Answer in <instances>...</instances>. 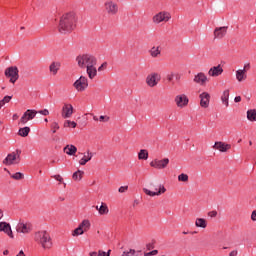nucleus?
Here are the masks:
<instances>
[{"label": "nucleus", "instance_id": "nucleus-1", "mask_svg": "<svg viewBox=\"0 0 256 256\" xmlns=\"http://www.w3.org/2000/svg\"><path fill=\"white\" fill-rule=\"evenodd\" d=\"M77 14L74 12H69L64 14L59 21L58 24V32L61 33V35H67L68 33H71L75 27H77Z\"/></svg>", "mask_w": 256, "mask_h": 256}, {"label": "nucleus", "instance_id": "nucleus-2", "mask_svg": "<svg viewBox=\"0 0 256 256\" xmlns=\"http://www.w3.org/2000/svg\"><path fill=\"white\" fill-rule=\"evenodd\" d=\"M34 241L42 247V249L49 250L53 247V240L51 234L46 230H39L34 233Z\"/></svg>", "mask_w": 256, "mask_h": 256}, {"label": "nucleus", "instance_id": "nucleus-3", "mask_svg": "<svg viewBox=\"0 0 256 256\" xmlns=\"http://www.w3.org/2000/svg\"><path fill=\"white\" fill-rule=\"evenodd\" d=\"M76 63L80 69H87V67L97 65V58L91 54H80L76 57Z\"/></svg>", "mask_w": 256, "mask_h": 256}, {"label": "nucleus", "instance_id": "nucleus-4", "mask_svg": "<svg viewBox=\"0 0 256 256\" xmlns=\"http://www.w3.org/2000/svg\"><path fill=\"white\" fill-rule=\"evenodd\" d=\"M150 187H153L154 191H151L147 188H143V192L145 193V195H148L149 197H159L160 195H163V193L167 191L163 184H159L158 186H156L155 183L150 182Z\"/></svg>", "mask_w": 256, "mask_h": 256}, {"label": "nucleus", "instance_id": "nucleus-5", "mask_svg": "<svg viewBox=\"0 0 256 256\" xmlns=\"http://www.w3.org/2000/svg\"><path fill=\"white\" fill-rule=\"evenodd\" d=\"M20 162H21V150L17 149L16 151L6 156V158L3 160V165H7V166L19 165Z\"/></svg>", "mask_w": 256, "mask_h": 256}, {"label": "nucleus", "instance_id": "nucleus-6", "mask_svg": "<svg viewBox=\"0 0 256 256\" xmlns=\"http://www.w3.org/2000/svg\"><path fill=\"white\" fill-rule=\"evenodd\" d=\"M171 21V13L168 11H160L152 17L154 25H161V23H169Z\"/></svg>", "mask_w": 256, "mask_h": 256}, {"label": "nucleus", "instance_id": "nucleus-7", "mask_svg": "<svg viewBox=\"0 0 256 256\" xmlns=\"http://www.w3.org/2000/svg\"><path fill=\"white\" fill-rule=\"evenodd\" d=\"M145 82L148 87L153 89L154 87H157V85H159L161 82V74L158 72H151L147 75Z\"/></svg>", "mask_w": 256, "mask_h": 256}, {"label": "nucleus", "instance_id": "nucleus-8", "mask_svg": "<svg viewBox=\"0 0 256 256\" xmlns=\"http://www.w3.org/2000/svg\"><path fill=\"white\" fill-rule=\"evenodd\" d=\"M104 9L107 15H110V17H114V15L119 13V5L113 0H107L104 3Z\"/></svg>", "mask_w": 256, "mask_h": 256}, {"label": "nucleus", "instance_id": "nucleus-9", "mask_svg": "<svg viewBox=\"0 0 256 256\" xmlns=\"http://www.w3.org/2000/svg\"><path fill=\"white\" fill-rule=\"evenodd\" d=\"M5 77H7L8 79H10V83H17V80L19 79V68H17V66H11L8 67L5 70Z\"/></svg>", "mask_w": 256, "mask_h": 256}, {"label": "nucleus", "instance_id": "nucleus-10", "mask_svg": "<svg viewBox=\"0 0 256 256\" xmlns=\"http://www.w3.org/2000/svg\"><path fill=\"white\" fill-rule=\"evenodd\" d=\"M73 85L76 91H78L79 93H83V91H85V89L89 87V80L87 79V77L81 76L78 80L74 82Z\"/></svg>", "mask_w": 256, "mask_h": 256}, {"label": "nucleus", "instance_id": "nucleus-11", "mask_svg": "<svg viewBox=\"0 0 256 256\" xmlns=\"http://www.w3.org/2000/svg\"><path fill=\"white\" fill-rule=\"evenodd\" d=\"M17 233H22L23 235H29L33 231V225L29 222L20 221L16 226Z\"/></svg>", "mask_w": 256, "mask_h": 256}, {"label": "nucleus", "instance_id": "nucleus-12", "mask_svg": "<svg viewBox=\"0 0 256 256\" xmlns=\"http://www.w3.org/2000/svg\"><path fill=\"white\" fill-rule=\"evenodd\" d=\"M174 103L176 104L179 109H185L187 105H189V97L185 94L176 95L174 98Z\"/></svg>", "mask_w": 256, "mask_h": 256}, {"label": "nucleus", "instance_id": "nucleus-13", "mask_svg": "<svg viewBox=\"0 0 256 256\" xmlns=\"http://www.w3.org/2000/svg\"><path fill=\"white\" fill-rule=\"evenodd\" d=\"M37 110H33V109H28L24 112V114L22 115V117L20 118V123H22V125L27 124L28 121L33 120L34 117H37Z\"/></svg>", "mask_w": 256, "mask_h": 256}, {"label": "nucleus", "instance_id": "nucleus-14", "mask_svg": "<svg viewBox=\"0 0 256 256\" xmlns=\"http://www.w3.org/2000/svg\"><path fill=\"white\" fill-rule=\"evenodd\" d=\"M199 99L200 107H202V109H207L211 103V94H209V92H202L199 95Z\"/></svg>", "mask_w": 256, "mask_h": 256}, {"label": "nucleus", "instance_id": "nucleus-15", "mask_svg": "<svg viewBox=\"0 0 256 256\" xmlns=\"http://www.w3.org/2000/svg\"><path fill=\"white\" fill-rule=\"evenodd\" d=\"M169 165V158H164L162 160L154 159L150 162V167H154V169H165Z\"/></svg>", "mask_w": 256, "mask_h": 256}, {"label": "nucleus", "instance_id": "nucleus-16", "mask_svg": "<svg viewBox=\"0 0 256 256\" xmlns=\"http://www.w3.org/2000/svg\"><path fill=\"white\" fill-rule=\"evenodd\" d=\"M193 81L198 85L205 86L207 85V83H209V78H207V75H205V73L199 72L194 76Z\"/></svg>", "mask_w": 256, "mask_h": 256}, {"label": "nucleus", "instance_id": "nucleus-17", "mask_svg": "<svg viewBox=\"0 0 256 256\" xmlns=\"http://www.w3.org/2000/svg\"><path fill=\"white\" fill-rule=\"evenodd\" d=\"M61 115L63 119H70L73 115V105L71 104H64L62 107Z\"/></svg>", "mask_w": 256, "mask_h": 256}, {"label": "nucleus", "instance_id": "nucleus-18", "mask_svg": "<svg viewBox=\"0 0 256 256\" xmlns=\"http://www.w3.org/2000/svg\"><path fill=\"white\" fill-rule=\"evenodd\" d=\"M6 233L10 239H13L15 236L13 235V230H11V224L7 222H0V232Z\"/></svg>", "mask_w": 256, "mask_h": 256}, {"label": "nucleus", "instance_id": "nucleus-19", "mask_svg": "<svg viewBox=\"0 0 256 256\" xmlns=\"http://www.w3.org/2000/svg\"><path fill=\"white\" fill-rule=\"evenodd\" d=\"M213 149L220 151V153H227V151L231 149V144H227L225 142H215Z\"/></svg>", "mask_w": 256, "mask_h": 256}, {"label": "nucleus", "instance_id": "nucleus-20", "mask_svg": "<svg viewBox=\"0 0 256 256\" xmlns=\"http://www.w3.org/2000/svg\"><path fill=\"white\" fill-rule=\"evenodd\" d=\"M227 29H229L227 26L215 28L214 30L215 39H223V37L227 35Z\"/></svg>", "mask_w": 256, "mask_h": 256}, {"label": "nucleus", "instance_id": "nucleus-21", "mask_svg": "<svg viewBox=\"0 0 256 256\" xmlns=\"http://www.w3.org/2000/svg\"><path fill=\"white\" fill-rule=\"evenodd\" d=\"M222 74H223V67H221V65L214 66L210 68V70L208 71V75L210 77H219V75H222Z\"/></svg>", "mask_w": 256, "mask_h": 256}, {"label": "nucleus", "instance_id": "nucleus-22", "mask_svg": "<svg viewBox=\"0 0 256 256\" xmlns=\"http://www.w3.org/2000/svg\"><path fill=\"white\" fill-rule=\"evenodd\" d=\"M85 69L89 79H95L97 75V64H92Z\"/></svg>", "mask_w": 256, "mask_h": 256}, {"label": "nucleus", "instance_id": "nucleus-23", "mask_svg": "<svg viewBox=\"0 0 256 256\" xmlns=\"http://www.w3.org/2000/svg\"><path fill=\"white\" fill-rule=\"evenodd\" d=\"M236 79L238 83H243V81L247 80V70L239 69L236 71Z\"/></svg>", "mask_w": 256, "mask_h": 256}, {"label": "nucleus", "instance_id": "nucleus-24", "mask_svg": "<svg viewBox=\"0 0 256 256\" xmlns=\"http://www.w3.org/2000/svg\"><path fill=\"white\" fill-rule=\"evenodd\" d=\"M150 56L153 59H157L159 57H161V47L157 46H153L150 50H149Z\"/></svg>", "mask_w": 256, "mask_h": 256}, {"label": "nucleus", "instance_id": "nucleus-25", "mask_svg": "<svg viewBox=\"0 0 256 256\" xmlns=\"http://www.w3.org/2000/svg\"><path fill=\"white\" fill-rule=\"evenodd\" d=\"M93 159V152L87 151L86 154H84L83 158L79 161L80 165H87L89 161Z\"/></svg>", "mask_w": 256, "mask_h": 256}, {"label": "nucleus", "instance_id": "nucleus-26", "mask_svg": "<svg viewBox=\"0 0 256 256\" xmlns=\"http://www.w3.org/2000/svg\"><path fill=\"white\" fill-rule=\"evenodd\" d=\"M195 227H199L200 229H207V221L204 218H196Z\"/></svg>", "mask_w": 256, "mask_h": 256}, {"label": "nucleus", "instance_id": "nucleus-27", "mask_svg": "<svg viewBox=\"0 0 256 256\" xmlns=\"http://www.w3.org/2000/svg\"><path fill=\"white\" fill-rule=\"evenodd\" d=\"M50 73H52V75H57L59 69H61V63L59 62H53L50 67Z\"/></svg>", "mask_w": 256, "mask_h": 256}, {"label": "nucleus", "instance_id": "nucleus-28", "mask_svg": "<svg viewBox=\"0 0 256 256\" xmlns=\"http://www.w3.org/2000/svg\"><path fill=\"white\" fill-rule=\"evenodd\" d=\"M64 153L67 155H75V153H77V147H75V145H67L64 147Z\"/></svg>", "mask_w": 256, "mask_h": 256}, {"label": "nucleus", "instance_id": "nucleus-29", "mask_svg": "<svg viewBox=\"0 0 256 256\" xmlns=\"http://www.w3.org/2000/svg\"><path fill=\"white\" fill-rule=\"evenodd\" d=\"M139 161H147L149 159V152L145 149H141L138 153Z\"/></svg>", "mask_w": 256, "mask_h": 256}, {"label": "nucleus", "instance_id": "nucleus-30", "mask_svg": "<svg viewBox=\"0 0 256 256\" xmlns=\"http://www.w3.org/2000/svg\"><path fill=\"white\" fill-rule=\"evenodd\" d=\"M81 229L84 230V232L86 233V231H89L91 229V222L88 219L83 220L79 226Z\"/></svg>", "mask_w": 256, "mask_h": 256}, {"label": "nucleus", "instance_id": "nucleus-31", "mask_svg": "<svg viewBox=\"0 0 256 256\" xmlns=\"http://www.w3.org/2000/svg\"><path fill=\"white\" fill-rule=\"evenodd\" d=\"M221 101L225 107H229V90H224L221 96Z\"/></svg>", "mask_w": 256, "mask_h": 256}, {"label": "nucleus", "instance_id": "nucleus-32", "mask_svg": "<svg viewBox=\"0 0 256 256\" xmlns=\"http://www.w3.org/2000/svg\"><path fill=\"white\" fill-rule=\"evenodd\" d=\"M99 215H107L109 214V207L105 203H101V206L98 209Z\"/></svg>", "mask_w": 256, "mask_h": 256}, {"label": "nucleus", "instance_id": "nucleus-33", "mask_svg": "<svg viewBox=\"0 0 256 256\" xmlns=\"http://www.w3.org/2000/svg\"><path fill=\"white\" fill-rule=\"evenodd\" d=\"M29 133H31V128H29L27 126L20 128L18 131V135H20V137H27L29 135Z\"/></svg>", "mask_w": 256, "mask_h": 256}, {"label": "nucleus", "instance_id": "nucleus-34", "mask_svg": "<svg viewBox=\"0 0 256 256\" xmlns=\"http://www.w3.org/2000/svg\"><path fill=\"white\" fill-rule=\"evenodd\" d=\"M84 174H85V172L78 170L73 173L72 178L74 181H81L83 179Z\"/></svg>", "mask_w": 256, "mask_h": 256}, {"label": "nucleus", "instance_id": "nucleus-35", "mask_svg": "<svg viewBox=\"0 0 256 256\" xmlns=\"http://www.w3.org/2000/svg\"><path fill=\"white\" fill-rule=\"evenodd\" d=\"M247 119L248 121H256V110L250 109L247 111Z\"/></svg>", "mask_w": 256, "mask_h": 256}, {"label": "nucleus", "instance_id": "nucleus-36", "mask_svg": "<svg viewBox=\"0 0 256 256\" xmlns=\"http://www.w3.org/2000/svg\"><path fill=\"white\" fill-rule=\"evenodd\" d=\"M85 231L78 226L73 232H72V237H79V235H83Z\"/></svg>", "mask_w": 256, "mask_h": 256}, {"label": "nucleus", "instance_id": "nucleus-37", "mask_svg": "<svg viewBox=\"0 0 256 256\" xmlns=\"http://www.w3.org/2000/svg\"><path fill=\"white\" fill-rule=\"evenodd\" d=\"M178 181H181L182 183H187L189 181V175L182 173L178 176Z\"/></svg>", "mask_w": 256, "mask_h": 256}, {"label": "nucleus", "instance_id": "nucleus-38", "mask_svg": "<svg viewBox=\"0 0 256 256\" xmlns=\"http://www.w3.org/2000/svg\"><path fill=\"white\" fill-rule=\"evenodd\" d=\"M110 253H111V250H109L108 253L100 250L98 254L97 252H91L90 256H109Z\"/></svg>", "mask_w": 256, "mask_h": 256}, {"label": "nucleus", "instance_id": "nucleus-39", "mask_svg": "<svg viewBox=\"0 0 256 256\" xmlns=\"http://www.w3.org/2000/svg\"><path fill=\"white\" fill-rule=\"evenodd\" d=\"M24 175L21 172H16L15 174H11V178L15 179L16 181H21L23 179Z\"/></svg>", "mask_w": 256, "mask_h": 256}, {"label": "nucleus", "instance_id": "nucleus-40", "mask_svg": "<svg viewBox=\"0 0 256 256\" xmlns=\"http://www.w3.org/2000/svg\"><path fill=\"white\" fill-rule=\"evenodd\" d=\"M123 256H137V252L135 249H130L129 251H124Z\"/></svg>", "mask_w": 256, "mask_h": 256}, {"label": "nucleus", "instance_id": "nucleus-41", "mask_svg": "<svg viewBox=\"0 0 256 256\" xmlns=\"http://www.w3.org/2000/svg\"><path fill=\"white\" fill-rule=\"evenodd\" d=\"M13 99V96H5L2 100H0V106L3 107L5 103H9Z\"/></svg>", "mask_w": 256, "mask_h": 256}, {"label": "nucleus", "instance_id": "nucleus-42", "mask_svg": "<svg viewBox=\"0 0 256 256\" xmlns=\"http://www.w3.org/2000/svg\"><path fill=\"white\" fill-rule=\"evenodd\" d=\"M64 127H72L73 129H75V127H77V123L75 121L67 120L64 123Z\"/></svg>", "mask_w": 256, "mask_h": 256}, {"label": "nucleus", "instance_id": "nucleus-43", "mask_svg": "<svg viewBox=\"0 0 256 256\" xmlns=\"http://www.w3.org/2000/svg\"><path fill=\"white\" fill-rule=\"evenodd\" d=\"M110 119L111 118L107 115H105V116L102 115V116L99 117L100 123H109Z\"/></svg>", "mask_w": 256, "mask_h": 256}, {"label": "nucleus", "instance_id": "nucleus-44", "mask_svg": "<svg viewBox=\"0 0 256 256\" xmlns=\"http://www.w3.org/2000/svg\"><path fill=\"white\" fill-rule=\"evenodd\" d=\"M166 79H167L168 83H172L173 79H175V73L170 72L169 74L166 75Z\"/></svg>", "mask_w": 256, "mask_h": 256}, {"label": "nucleus", "instance_id": "nucleus-45", "mask_svg": "<svg viewBox=\"0 0 256 256\" xmlns=\"http://www.w3.org/2000/svg\"><path fill=\"white\" fill-rule=\"evenodd\" d=\"M159 253L158 250H152L151 252H145L144 256H155Z\"/></svg>", "mask_w": 256, "mask_h": 256}, {"label": "nucleus", "instance_id": "nucleus-46", "mask_svg": "<svg viewBox=\"0 0 256 256\" xmlns=\"http://www.w3.org/2000/svg\"><path fill=\"white\" fill-rule=\"evenodd\" d=\"M37 113H39L40 115H44V117H47V115H49V110L48 109L39 110L37 111Z\"/></svg>", "mask_w": 256, "mask_h": 256}, {"label": "nucleus", "instance_id": "nucleus-47", "mask_svg": "<svg viewBox=\"0 0 256 256\" xmlns=\"http://www.w3.org/2000/svg\"><path fill=\"white\" fill-rule=\"evenodd\" d=\"M52 129L53 133H57V130H59V124L57 122L52 123Z\"/></svg>", "mask_w": 256, "mask_h": 256}, {"label": "nucleus", "instance_id": "nucleus-48", "mask_svg": "<svg viewBox=\"0 0 256 256\" xmlns=\"http://www.w3.org/2000/svg\"><path fill=\"white\" fill-rule=\"evenodd\" d=\"M129 186H121L118 191L119 193H126V191H128Z\"/></svg>", "mask_w": 256, "mask_h": 256}, {"label": "nucleus", "instance_id": "nucleus-49", "mask_svg": "<svg viewBox=\"0 0 256 256\" xmlns=\"http://www.w3.org/2000/svg\"><path fill=\"white\" fill-rule=\"evenodd\" d=\"M53 179H55L56 181H59V183H63V177H61V175L59 174L54 175Z\"/></svg>", "mask_w": 256, "mask_h": 256}, {"label": "nucleus", "instance_id": "nucleus-50", "mask_svg": "<svg viewBox=\"0 0 256 256\" xmlns=\"http://www.w3.org/2000/svg\"><path fill=\"white\" fill-rule=\"evenodd\" d=\"M107 69V62H104L99 66L98 71H105Z\"/></svg>", "mask_w": 256, "mask_h": 256}, {"label": "nucleus", "instance_id": "nucleus-51", "mask_svg": "<svg viewBox=\"0 0 256 256\" xmlns=\"http://www.w3.org/2000/svg\"><path fill=\"white\" fill-rule=\"evenodd\" d=\"M208 217H217V211L213 210L208 213Z\"/></svg>", "mask_w": 256, "mask_h": 256}, {"label": "nucleus", "instance_id": "nucleus-52", "mask_svg": "<svg viewBox=\"0 0 256 256\" xmlns=\"http://www.w3.org/2000/svg\"><path fill=\"white\" fill-rule=\"evenodd\" d=\"M243 69H245L246 72L249 71V69H251V64L250 63L245 64Z\"/></svg>", "mask_w": 256, "mask_h": 256}, {"label": "nucleus", "instance_id": "nucleus-53", "mask_svg": "<svg viewBox=\"0 0 256 256\" xmlns=\"http://www.w3.org/2000/svg\"><path fill=\"white\" fill-rule=\"evenodd\" d=\"M239 252L237 250H233L229 253V256H237Z\"/></svg>", "mask_w": 256, "mask_h": 256}, {"label": "nucleus", "instance_id": "nucleus-54", "mask_svg": "<svg viewBox=\"0 0 256 256\" xmlns=\"http://www.w3.org/2000/svg\"><path fill=\"white\" fill-rule=\"evenodd\" d=\"M235 103H241V96H236L234 98Z\"/></svg>", "mask_w": 256, "mask_h": 256}, {"label": "nucleus", "instance_id": "nucleus-55", "mask_svg": "<svg viewBox=\"0 0 256 256\" xmlns=\"http://www.w3.org/2000/svg\"><path fill=\"white\" fill-rule=\"evenodd\" d=\"M146 249H147L148 251H151V249H153V244H151V243L147 244V245H146Z\"/></svg>", "mask_w": 256, "mask_h": 256}, {"label": "nucleus", "instance_id": "nucleus-56", "mask_svg": "<svg viewBox=\"0 0 256 256\" xmlns=\"http://www.w3.org/2000/svg\"><path fill=\"white\" fill-rule=\"evenodd\" d=\"M12 119H13V121H17V119H19V115L14 114V115L12 116Z\"/></svg>", "mask_w": 256, "mask_h": 256}, {"label": "nucleus", "instance_id": "nucleus-57", "mask_svg": "<svg viewBox=\"0 0 256 256\" xmlns=\"http://www.w3.org/2000/svg\"><path fill=\"white\" fill-rule=\"evenodd\" d=\"M93 120H94V121H99V117L93 116Z\"/></svg>", "mask_w": 256, "mask_h": 256}, {"label": "nucleus", "instance_id": "nucleus-58", "mask_svg": "<svg viewBox=\"0 0 256 256\" xmlns=\"http://www.w3.org/2000/svg\"><path fill=\"white\" fill-rule=\"evenodd\" d=\"M3 255H9V250H5V251L3 252Z\"/></svg>", "mask_w": 256, "mask_h": 256}, {"label": "nucleus", "instance_id": "nucleus-59", "mask_svg": "<svg viewBox=\"0 0 256 256\" xmlns=\"http://www.w3.org/2000/svg\"><path fill=\"white\" fill-rule=\"evenodd\" d=\"M0 219H3V210H0Z\"/></svg>", "mask_w": 256, "mask_h": 256}, {"label": "nucleus", "instance_id": "nucleus-60", "mask_svg": "<svg viewBox=\"0 0 256 256\" xmlns=\"http://www.w3.org/2000/svg\"><path fill=\"white\" fill-rule=\"evenodd\" d=\"M96 211H99V206H95Z\"/></svg>", "mask_w": 256, "mask_h": 256}, {"label": "nucleus", "instance_id": "nucleus-61", "mask_svg": "<svg viewBox=\"0 0 256 256\" xmlns=\"http://www.w3.org/2000/svg\"><path fill=\"white\" fill-rule=\"evenodd\" d=\"M138 203H139V202H138L137 200L134 201V204H135V205H138Z\"/></svg>", "mask_w": 256, "mask_h": 256}, {"label": "nucleus", "instance_id": "nucleus-62", "mask_svg": "<svg viewBox=\"0 0 256 256\" xmlns=\"http://www.w3.org/2000/svg\"><path fill=\"white\" fill-rule=\"evenodd\" d=\"M44 121H45V123H48L49 120L47 118H45Z\"/></svg>", "mask_w": 256, "mask_h": 256}, {"label": "nucleus", "instance_id": "nucleus-63", "mask_svg": "<svg viewBox=\"0 0 256 256\" xmlns=\"http://www.w3.org/2000/svg\"><path fill=\"white\" fill-rule=\"evenodd\" d=\"M176 79H177V80H179V79H180V76H179V75H177V76H176Z\"/></svg>", "mask_w": 256, "mask_h": 256}, {"label": "nucleus", "instance_id": "nucleus-64", "mask_svg": "<svg viewBox=\"0 0 256 256\" xmlns=\"http://www.w3.org/2000/svg\"><path fill=\"white\" fill-rule=\"evenodd\" d=\"M249 145H253V142H252V141H250V142H249Z\"/></svg>", "mask_w": 256, "mask_h": 256}]
</instances>
